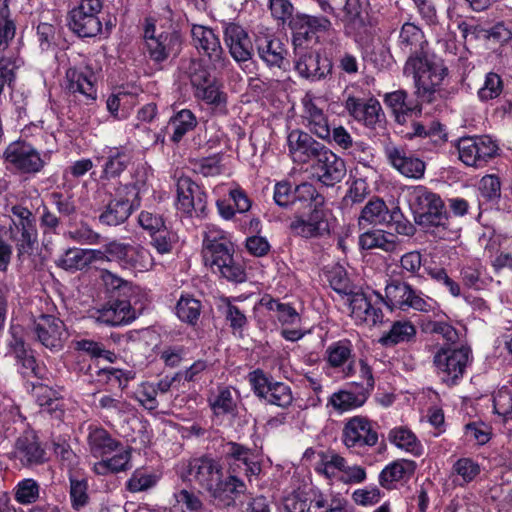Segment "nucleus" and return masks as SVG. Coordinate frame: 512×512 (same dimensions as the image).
<instances>
[{"mask_svg": "<svg viewBox=\"0 0 512 512\" xmlns=\"http://www.w3.org/2000/svg\"><path fill=\"white\" fill-rule=\"evenodd\" d=\"M397 45L403 53L409 54L403 73L413 78L417 97L427 103L443 97L442 85L448 68L441 59L428 53V41L422 29L414 23H404Z\"/></svg>", "mask_w": 512, "mask_h": 512, "instance_id": "1", "label": "nucleus"}, {"mask_svg": "<svg viewBox=\"0 0 512 512\" xmlns=\"http://www.w3.org/2000/svg\"><path fill=\"white\" fill-rule=\"evenodd\" d=\"M43 205V199L37 190L35 195L21 197L19 203L12 205L10 212L13 215L10 226L11 239L15 243L17 258L21 264H26L29 270H37L41 263L34 260V250L38 245V229L34 210Z\"/></svg>", "mask_w": 512, "mask_h": 512, "instance_id": "2", "label": "nucleus"}, {"mask_svg": "<svg viewBox=\"0 0 512 512\" xmlns=\"http://www.w3.org/2000/svg\"><path fill=\"white\" fill-rule=\"evenodd\" d=\"M203 260L213 273L232 282L246 279L244 268L234 260V246L227 234L215 225H207L203 240Z\"/></svg>", "mask_w": 512, "mask_h": 512, "instance_id": "3", "label": "nucleus"}, {"mask_svg": "<svg viewBox=\"0 0 512 512\" xmlns=\"http://www.w3.org/2000/svg\"><path fill=\"white\" fill-rule=\"evenodd\" d=\"M409 204L415 223L424 232L440 239L449 237V215L440 195L424 186H416L410 193Z\"/></svg>", "mask_w": 512, "mask_h": 512, "instance_id": "4", "label": "nucleus"}, {"mask_svg": "<svg viewBox=\"0 0 512 512\" xmlns=\"http://www.w3.org/2000/svg\"><path fill=\"white\" fill-rule=\"evenodd\" d=\"M471 360V349L467 346L441 347L433 356V365L444 383L455 385L463 378Z\"/></svg>", "mask_w": 512, "mask_h": 512, "instance_id": "5", "label": "nucleus"}, {"mask_svg": "<svg viewBox=\"0 0 512 512\" xmlns=\"http://www.w3.org/2000/svg\"><path fill=\"white\" fill-rule=\"evenodd\" d=\"M383 300L388 307H396L402 311L413 309L428 313L434 308V302L431 298L414 289L409 283L399 279H390L387 282Z\"/></svg>", "mask_w": 512, "mask_h": 512, "instance_id": "6", "label": "nucleus"}, {"mask_svg": "<svg viewBox=\"0 0 512 512\" xmlns=\"http://www.w3.org/2000/svg\"><path fill=\"white\" fill-rule=\"evenodd\" d=\"M459 159L469 167L484 168L499 155V145L488 135L462 137L458 140Z\"/></svg>", "mask_w": 512, "mask_h": 512, "instance_id": "7", "label": "nucleus"}, {"mask_svg": "<svg viewBox=\"0 0 512 512\" xmlns=\"http://www.w3.org/2000/svg\"><path fill=\"white\" fill-rule=\"evenodd\" d=\"M103 8L102 0H81L68 15V26L81 38H92L102 31L99 17Z\"/></svg>", "mask_w": 512, "mask_h": 512, "instance_id": "8", "label": "nucleus"}, {"mask_svg": "<svg viewBox=\"0 0 512 512\" xmlns=\"http://www.w3.org/2000/svg\"><path fill=\"white\" fill-rule=\"evenodd\" d=\"M7 164L22 174L35 175L47 164V155L41 153L26 141L11 142L3 153Z\"/></svg>", "mask_w": 512, "mask_h": 512, "instance_id": "9", "label": "nucleus"}, {"mask_svg": "<svg viewBox=\"0 0 512 512\" xmlns=\"http://www.w3.org/2000/svg\"><path fill=\"white\" fill-rule=\"evenodd\" d=\"M341 439L347 449L359 453L374 447L379 437L371 420L364 416H354L345 422Z\"/></svg>", "mask_w": 512, "mask_h": 512, "instance_id": "10", "label": "nucleus"}, {"mask_svg": "<svg viewBox=\"0 0 512 512\" xmlns=\"http://www.w3.org/2000/svg\"><path fill=\"white\" fill-rule=\"evenodd\" d=\"M177 209L189 216H206L207 195L189 177H179L176 184Z\"/></svg>", "mask_w": 512, "mask_h": 512, "instance_id": "11", "label": "nucleus"}, {"mask_svg": "<svg viewBox=\"0 0 512 512\" xmlns=\"http://www.w3.org/2000/svg\"><path fill=\"white\" fill-rule=\"evenodd\" d=\"M289 155L298 164L315 162L327 146L315 140L309 133L299 129L292 130L287 136Z\"/></svg>", "mask_w": 512, "mask_h": 512, "instance_id": "12", "label": "nucleus"}, {"mask_svg": "<svg viewBox=\"0 0 512 512\" xmlns=\"http://www.w3.org/2000/svg\"><path fill=\"white\" fill-rule=\"evenodd\" d=\"M384 154L388 163L401 175L411 179H421L424 176L425 162L403 146L389 143L384 147Z\"/></svg>", "mask_w": 512, "mask_h": 512, "instance_id": "13", "label": "nucleus"}, {"mask_svg": "<svg viewBox=\"0 0 512 512\" xmlns=\"http://www.w3.org/2000/svg\"><path fill=\"white\" fill-rule=\"evenodd\" d=\"M191 37L193 45L198 51H202L214 68H224L228 62L219 37L214 31L203 25H192Z\"/></svg>", "mask_w": 512, "mask_h": 512, "instance_id": "14", "label": "nucleus"}, {"mask_svg": "<svg viewBox=\"0 0 512 512\" xmlns=\"http://www.w3.org/2000/svg\"><path fill=\"white\" fill-rule=\"evenodd\" d=\"M188 473L201 488L207 490L210 494L220 483L223 477V468L220 462L209 456L194 458L189 462Z\"/></svg>", "mask_w": 512, "mask_h": 512, "instance_id": "15", "label": "nucleus"}, {"mask_svg": "<svg viewBox=\"0 0 512 512\" xmlns=\"http://www.w3.org/2000/svg\"><path fill=\"white\" fill-rule=\"evenodd\" d=\"M33 330L37 340L51 351L60 350L67 338L63 321L53 315H40L34 321Z\"/></svg>", "mask_w": 512, "mask_h": 512, "instance_id": "16", "label": "nucleus"}, {"mask_svg": "<svg viewBox=\"0 0 512 512\" xmlns=\"http://www.w3.org/2000/svg\"><path fill=\"white\" fill-rule=\"evenodd\" d=\"M313 176L327 187L341 182L346 175V165L342 158L327 147L321 156L313 162Z\"/></svg>", "mask_w": 512, "mask_h": 512, "instance_id": "17", "label": "nucleus"}, {"mask_svg": "<svg viewBox=\"0 0 512 512\" xmlns=\"http://www.w3.org/2000/svg\"><path fill=\"white\" fill-rule=\"evenodd\" d=\"M224 43L231 57L238 63L252 58L253 44L247 31L238 23L222 22Z\"/></svg>", "mask_w": 512, "mask_h": 512, "instance_id": "18", "label": "nucleus"}, {"mask_svg": "<svg viewBox=\"0 0 512 512\" xmlns=\"http://www.w3.org/2000/svg\"><path fill=\"white\" fill-rule=\"evenodd\" d=\"M183 36L180 31L172 29L157 34L146 47L149 58L161 64L169 58H176L182 51Z\"/></svg>", "mask_w": 512, "mask_h": 512, "instance_id": "19", "label": "nucleus"}, {"mask_svg": "<svg viewBox=\"0 0 512 512\" xmlns=\"http://www.w3.org/2000/svg\"><path fill=\"white\" fill-rule=\"evenodd\" d=\"M13 457L25 467L42 465L48 461V456L37 435L25 431L15 441Z\"/></svg>", "mask_w": 512, "mask_h": 512, "instance_id": "20", "label": "nucleus"}, {"mask_svg": "<svg viewBox=\"0 0 512 512\" xmlns=\"http://www.w3.org/2000/svg\"><path fill=\"white\" fill-rule=\"evenodd\" d=\"M90 317L107 326H122L136 318L135 310L127 300H114L91 312Z\"/></svg>", "mask_w": 512, "mask_h": 512, "instance_id": "21", "label": "nucleus"}, {"mask_svg": "<svg viewBox=\"0 0 512 512\" xmlns=\"http://www.w3.org/2000/svg\"><path fill=\"white\" fill-rule=\"evenodd\" d=\"M96 76L88 67H69L65 73V89L74 95L82 96L86 101H95L97 89Z\"/></svg>", "mask_w": 512, "mask_h": 512, "instance_id": "22", "label": "nucleus"}, {"mask_svg": "<svg viewBox=\"0 0 512 512\" xmlns=\"http://www.w3.org/2000/svg\"><path fill=\"white\" fill-rule=\"evenodd\" d=\"M291 231L303 238H317L329 233V223L323 208L309 210L307 216H295L290 223Z\"/></svg>", "mask_w": 512, "mask_h": 512, "instance_id": "23", "label": "nucleus"}, {"mask_svg": "<svg viewBox=\"0 0 512 512\" xmlns=\"http://www.w3.org/2000/svg\"><path fill=\"white\" fill-rule=\"evenodd\" d=\"M295 69L299 75L306 79L320 80L331 70L327 59H321L318 52L311 49L295 51Z\"/></svg>", "mask_w": 512, "mask_h": 512, "instance_id": "24", "label": "nucleus"}, {"mask_svg": "<svg viewBox=\"0 0 512 512\" xmlns=\"http://www.w3.org/2000/svg\"><path fill=\"white\" fill-rule=\"evenodd\" d=\"M98 161H102L101 180H111L121 176L133 159V153L125 146L110 147Z\"/></svg>", "mask_w": 512, "mask_h": 512, "instance_id": "25", "label": "nucleus"}, {"mask_svg": "<svg viewBox=\"0 0 512 512\" xmlns=\"http://www.w3.org/2000/svg\"><path fill=\"white\" fill-rule=\"evenodd\" d=\"M344 106L350 116L368 127H374L383 116L380 102L372 97L364 100L355 96H348Z\"/></svg>", "mask_w": 512, "mask_h": 512, "instance_id": "26", "label": "nucleus"}, {"mask_svg": "<svg viewBox=\"0 0 512 512\" xmlns=\"http://www.w3.org/2000/svg\"><path fill=\"white\" fill-rule=\"evenodd\" d=\"M384 103L391 110L398 124H405L412 115L421 113L418 100L409 97L405 90H396L384 96Z\"/></svg>", "mask_w": 512, "mask_h": 512, "instance_id": "27", "label": "nucleus"}, {"mask_svg": "<svg viewBox=\"0 0 512 512\" xmlns=\"http://www.w3.org/2000/svg\"><path fill=\"white\" fill-rule=\"evenodd\" d=\"M256 48L260 59L270 68H283L288 51L283 42L272 35L256 39Z\"/></svg>", "mask_w": 512, "mask_h": 512, "instance_id": "28", "label": "nucleus"}, {"mask_svg": "<svg viewBox=\"0 0 512 512\" xmlns=\"http://www.w3.org/2000/svg\"><path fill=\"white\" fill-rule=\"evenodd\" d=\"M303 107V119L306 121V127L320 139L329 141L331 129L328 118L323 110L317 106L309 95L303 98Z\"/></svg>", "mask_w": 512, "mask_h": 512, "instance_id": "29", "label": "nucleus"}, {"mask_svg": "<svg viewBox=\"0 0 512 512\" xmlns=\"http://www.w3.org/2000/svg\"><path fill=\"white\" fill-rule=\"evenodd\" d=\"M325 353L329 366L333 368L343 367L345 377H350L355 373L353 345L350 340L343 339L331 343Z\"/></svg>", "mask_w": 512, "mask_h": 512, "instance_id": "30", "label": "nucleus"}, {"mask_svg": "<svg viewBox=\"0 0 512 512\" xmlns=\"http://www.w3.org/2000/svg\"><path fill=\"white\" fill-rule=\"evenodd\" d=\"M351 316L359 323L374 326L383 320L380 308L372 306L366 295L362 292H352L349 295Z\"/></svg>", "mask_w": 512, "mask_h": 512, "instance_id": "31", "label": "nucleus"}, {"mask_svg": "<svg viewBox=\"0 0 512 512\" xmlns=\"http://www.w3.org/2000/svg\"><path fill=\"white\" fill-rule=\"evenodd\" d=\"M366 0H346L344 5V23L346 31L355 38L366 32L368 23Z\"/></svg>", "mask_w": 512, "mask_h": 512, "instance_id": "32", "label": "nucleus"}, {"mask_svg": "<svg viewBox=\"0 0 512 512\" xmlns=\"http://www.w3.org/2000/svg\"><path fill=\"white\" fill-rule=\"evenodd\" d=\"M397 215V211L388 209L383 199L372 197L362 208L358 224L362 228H365L367 225L388 224L389 218H395Z\"/></svg>", "mask_w": 512, "mask_h": 512, "instance_id": "33", "label": "nucleus"}, {"mask_svg": "<svg viewBox=\"0 0 512 512\" xmlns=\"http://www.w3.org/2000/svg\"><path fill=\"white\" fill-rule=\"evenodd\" d=\"M88 447L94 457H104L121 447V443L102 427L90 426L87 436Z\"/></svg>", "mask_w": 512, "mask_h": 512, "instance_id": "34", "label": "nucleus"}, {"mask_svg": "<svg viewBox=\"0 0 512 512\" xmlns=\"http://www.w3.org/2000/svg\"><path fill=\"white\" fill-rule=\"evenodd\" d=\"M447 17L451 25L461 32L464 41L472 39H484L486 28L475 17H464L457 13L456 5H450L447 9Z\"/></svg>", "mask_w": 512, "mask_h": 512, "instance_id": "35", "label": "nucleus"}, {"mask_svg": "<svg viewBox=\"0 0 512 512\" xmlns=\"http://www.w3.org/2000/svg\"><path fill=\"white\" fill-rule=\"evenodd\" d=\"M415 462L399 459L387 465L379 474V484L385 489L395 488V483L414 474Z\"/></svg>", "mask_w": 512, "mask_h": 512, "instance_id": "36", "label": "nucleus"}, {"mask_svg": "<svg viewBox=\"0 0 512 512\" xmlns=\"http://www.w3.org/2000/svg\"><path fill=\"white\" fill-rule=\"evenodd\" d=\"M359 245L365 250L381 249L385 252H394L399 245V239L394 233L375 229L361 234Z\"/></svg>", "mask_w": 512, "mask_h": 512, "instance_id": "37", "label": "nucleus"}, {"mask_svg": "<svg viewBox=\"0 0 512 512\" xmlns=\"http://www.w3.org/2000/svg\"><path fill=\"white\" fill-rule=\"evenodd\" d=\"M415 337V326L408 320H399L392 323L389 331L380 337L379 343L385 347H393L401 343H409Z\"/></svg>", "mask_w": 512, "mask_h": 512, "instance_id": "38", "label": "nucleus"}, {"mask_svg": "<svg viewBox=\"0 0 512 512\" xmlns=\"http://www.w3.org/2000/svg\"><path fill=\"white\" fill-rule=\"evenodd\" d=\"M132 212L128 199L114 198L109 201L105 210L99 215V221L107 226H117L124 223Z\"/></svg>", "mask_w": 512, "mask_h": 512, "instance_id": "39", "label": "nucleus"}, {"mask_svg": "<svg viewBox=\"0 0 512 512\" xmlns=\"http://www.w3.org/2000/svg\"><path fill=\"white\" fill-rule=\"evenodd\" d=\"M194 96L209 105L215 113L220 115L227 113V94L220 89L216 80L194 91Z\"/></svg>", "mask_w": 512, "mask_h": 512, "instance_id": "40", "label": "nucleus"}, {"mask_svg": "<svg viewBox=\"0 0 512 512\" xmlns=\"http://www.w3.org/2000/svg\"><path fill=\"white\" fill-rule=\"evenodd\" d=\"M197 118L189 109H182L174 114L168 123V128L172 130L171 140L178 143L190 131L197 126Z\"/></svg>", "mask_w": 512, "mask_h": 512, "instance_id": "41", "label": "nucleus"}, {"mask_svg": "<svg viewBox=\"0 0 512 512\" xmlns=\"http://www.w3.org/2000/svg\"><path fill=\"white\" fill-rule=\"evenodd\" d=\"M389 441L396 447L415 456L422 452V445L416 435L408 428L400 426L391 429L388 433Z\"/></svg>", "mask_w": 512, "mask_h": 512, "instance_id": "42", "label": "nucleus"}, {"mask_svg": "<svg viewBox=\"0 0 512 512\" xmlns=\"http://www.w3.org/2000/svg\"><path fill=\"white\" fill-rule=\"evenodd\" d=\"M246 491L245 483L236 476L230 475L226 479L220 478L217 490L212 492L215 499L225 501L226 505L234 503L235 499Z\"/></svg>", "mask_w": 512, "mask_h": 512, "instance_id": "43", "label": "nucleus"}, {"mask_svg": "<svg viewBox=\"0 0 512 512\" xmlns=\"http://www.w3.org/2000/svg\"><path fill=\"white\" fill-rule=\"evenodd\" d=\"M368 398V391L354 393L347 390H340L333 393L328 403L337 411L344 412L361 407Z\"/></svg>", "mask_w": 512, "mask_h": 512, "instance_id": "44", "label": "nucleus"}, {"mask_svg": "<svg viewBox=\"0 0 512 512\" xmlns=\"http://www.w3.org/2000/svg\"><path fill=\"white\" fill-rule=\"evenodd\" d=\"M153 264V257L147 249L140 245H130L122 268L135 272H143L151 269Z\"/></svg>", "mask_w": 512, "mask_h": 512, "instance_id": "45", "label": "nucleus"}, {"mask_svg": "<svg viewBox=\"0 0 512 512\" xmlns=\"http://www.w3.org/2000/svg\"><path fill=\"white\" fill-rule=\"evenodd\" d=\"M202 310L201 302L190 296L182 295L176 305V314L178 318L189 325H196Z\"/></svg>", "mask_w": 512, "mask_h": 512, "instance_id": "46", "label": "nucleus"}, {"mask_svg": "<svg viewBox=\"0 0 512 512\" xmlns=\"http://www.w3.org/2000/svg\"><path fill=\"white\" fill-rule=\"evenodd\" d=\"M295 201L302 203L309 210L323 208L325 204L324 196L309 182H303L294 188Z\"/></svg>", "mask_w": 512, "mask_h": 512, "instance_id": "47", "label": "nucleus"}, {"mask_svg": "<svg viewBox=\"0 0 512 512\" xmlns=\"http://www.w3.org/2000/svg\"><path fill=\"white\" fill-rule=\"evenodd\" d=\"M218 307L222 311L225 320L229 323L233 332L241 333L248 324L244 311H242L237 305L233 304L228 297H222Z\"/></svg>", "mask_w": 512, "mask_h": 512, "instance_id": "48", "label": "nucleus"}, {"mask_svg": "<svg viewBox=\"0 0 512 512\" xmlns=\"http://www.w3.org/2000/svg\"><path fill=\"white\" fill-rule=\"evenodd\" d=\"M9 0H0V51H5L16 34L15 21L11 17Z\"/></svg>", "mask_w": 512, "mask_h": 512, "instance_id": "49", "label": "nucleus"}, {"mask_svg": "<svg viewBox=\"0 0 512 512\" xmlns=\"http://www.w3.org/2000/svg\"><path fill=\"white\" fill-rule=\"evenodd\" d=\"M290 28L304 29L308 28L314 34L319 31H327L331 27V22L323 16H311L307 14H297L289 22Z\"/></svg>", "mask_w": 512, "mask_h": 512, "instance_id": "50", "label": "nucleus"}, {"mask_svg": "<svg viewBox=\"0 0 512 512\" xmlns=\"http://www.w3.org/2000/svg\"><path fill=\"white\" fill-rule=\"evenodd\" d=\"M263 400L280 408H288L293 402L291 387L283 382L274 381Z\"/></svg>", "mask_w": 512, "mask_h": 512, "instance_id": "51", "label": "nucleus"}, {"mask_svg": "<svg viewBox=\"0 0 512 512\" xmlns=\"http://www.w3.org/2000/svg\"><path fill=\"white\" fill-rule=\"evenodd\" d=\"M86 249L69 248L58 259L57 266L68 271L82 270L88 266Z\"/></svg>", "mask_w": 512, "mask_h": 512, "instance_id": "52", "label": "nucleus"}, {"mask_svg": "<svg viewBox=\"0 0 512 512\" xmlns=\"http://www.w3.org/2000/svg\"><path fill=\"white\" fill-rule=\"evenodd\" d=\"M70 501L74 510H80L87 506L90 501L88 494V482L84 478L70 477Z\"/></svg>", "mask_w": 512, "mask_h": 512, "instance_id": "53", "label": "nucleus"}, {"mask_svg": "<svg viewBox=\"0 0 512 512\" xmlns=\"http://www.w3.org/2000/svg\"><path fill=\"white\" fill-rule=\"evenodd\" d=\"M151 245L159 254H168L177 244L179 237L177 233L167 226L150 235Z\"/></svg>", "mask_w": 512, "mask_h": 512, "instance_id": "54", "label": "nucleus"}, {"mask_svg": "<svg viewBox=\"0 0 512 512\" xmlns=\"http://www.w3.org/2000/svg\"><path fill=\"white\" fill-rule=\"evenodd\" d=\"M480 471L479 464L467 457L458 459L452 467V473L459 476L462 480L459 483L461 486L472 482L480 474Z\"/></svg>", "mask_w": 512, "mask_h": 512, "instance_id": "55", "label": "nucleus"}, {"mask_svg": "<svg viewBox=\"0 0 512 512\" xmlns=\"http://www.w3.org/2000/svg\"><path fill=\"white\" fill-rule=\"evenodd\" d=\"M135 399L148 411H155L159 407L158 394L152 382H142L134 393Z\"/></svg>", "mask_w": 512, "mask_h": 512, "instance_id": "56", "label": "nucleus"}, {"mask_svg": "<svg viewBox=\"0 0 512 512\" xmlns=\"http://www.w3.org/2000/svg\"><path fill=\"white\" fill-rule=\"evenodd\" d=\"M503 80L494 72L486 74L483 86L478 90V97L481 101H489L497 98L503 91Z\"/></svg>", "mask_w": 512, "mask_h": 512, "instance_id": "57", "label": "nucleus"}, {"mask_svg": "<svg viewBox=\"0 0 512 512\" xmlns=\"http://www.w3.org/2000/svg\"><path fill=\"white\" fill-rule=\"evenodd\" d=\"M16 360L20 364V372L23 377H34L37 381L45 379L47 375L45 366L38 364L35 357L29 354V352L18 356Z\"/></svg>", "mask_w": 512, "mask_h": 512, "instance_id": "58", "label": "nucleus"}, {"mask_svg": "<svg viewBox=\"0 0 512 512\" xmlns=\"http://www.w3.org/2000/svg\"><path fill=\"white\" fill-rule=\"evenodd\" d=\"M157 478L155 475L143 470H135L126 482V489L132 493L147 491L155 486Z\"/></svg>", "mask_w": 512, "mask_h": 512, "instance_id": "59", "label": "nucleus"}, {"mask_svg": "<svg viewBox=\"0 0 512 512\" xmlns=\"http://www.w3.org/2000/svg\"><path fill=\"white\" fill-rule=\"evenodd\" d=\"M211 408L216 416L233 414L236 403L228 388H222L213 400L210 401Z\"/></svg>", "mask_w": 512, "mask_h": 512, "instance_id": "60", "label": "nucleus"}, {"mask_svg": "<svg viewBox=\"0 0 512 512\" xmlns=\"http://www.w3.org/2000/svg\"><path fill=\"white\" fill-rule=\"evenodd\" d=\"M371 190L366 180L355 179L350 185L346 195L343 198L345 206H353L362 203L370 194Z\"/></svg>", "mask_w": 512, "mask_h": 512, "instance_id": "61", "label": "nucleus"}, {"mask_svg": "<svg viewBox=\"0 0 512 512\" xmlns=\"http://www.w3.org/2000/svg\"><path fill=\"white\" fill-rule=\"evenodd\" d=\"M40 487L34 479L20 481L15 489V499L21 504L34 503L39 498Z\"/></svg>", "mask_w": 512, "mask_h": 512, "instance_id": "62", "label": "nucleus"}, {"mask_svg": "<svg viewBox=\"0 0 512 512\" xmlns=\"http://www.w3.org/2000/svg\"><path fill=\"white\" fill-rule=\"evenodd\" d=\"M479 192L482 198L497 202L501 197V181L496 175H485L479 182Z\"/></svg>", "mask_w": 512, "mask_h": 512, "instance_id": "63", "label": "nucleus"}, {"mask_svg": "<svg viewBox=\"0 0 512 512\" xmlns=\"http://www.w3.org/2000/svg\"><path fill=\"white\" fill-rule=\"evenodd\" d=\"M494 412L502 417L512 414V388L503 386L493 395Z\"/></svg>", "mask_w": 512, "mask_h": 512, "instance_id": "64", "label": "nucleus"}]
</instances>
